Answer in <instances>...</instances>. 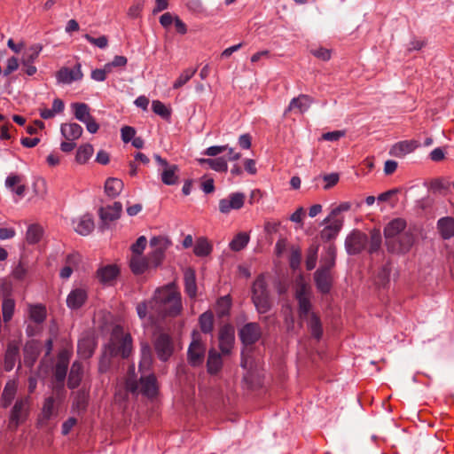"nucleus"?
<instances>
[{
	"mask_svg": "<svg viewBox=\"0 0 454 454\" xmlns=\"http://www.w3.org/2000/svg\"><path fill=\"white\" fill-rule=\"evenodd\" d=\"M406 221L403 218L391 220L384 228L386 246L389 252L405 254L414 244V235L406 231Z\"/></svg>",
	"mask_w": 454,
	"mask_h": 454,
	"instance_id": "1",
	"label": "nucleus"
},
{
	"mask_svg": "<svg viewBox=\"0 0 454 454\" xmlns=\"http://www.w3.org/2000/svg\"><path fill=\"white\" fill-rule=\"evenodd\" d=\"M311 290L310 287L302 280L296 283L294 298L298 303V315L301 320L308 321V327L311 335L319 340L323 334L322 324L319 317L311 312Z\"/></svg>",
	"mask_w": 454,
	"mask_h": 454,
	"instance_id": "2",
	"label": "nucleus"
},
{
	"mask_svg": "<svg viewBox=\"0 0 454 454\" xmlns=\"http://www.w3.org/2000/svg\"><path fill=\"white\" fill-rule=\"evenodd\" d=\"M153 305L155 306L158 318L166 317H176L182 309L181 294L173 285H167L158 288L153 295Z\"/></svg>",
	"mask_w": 454,
	"mask_h": 454,
	"instance_id": "3",
	"label": "nucleus"
},
{
	"mask_svg": "<svg viewBox=\"0 0 454 454\" xmlns=\"http://www.w3.org/2000/svg\"><path fill=\"white\" fill-rule=\"evenodd\" d=\"M382 238L379 230H372L370 233V239L367 235L361 231H352L345 239V248L350 255L360 254L368 246V253L372 254L377 253L381 247Z\"/></svg>",
	"mask_w": 454,
	"mask_h": 454,
	"instance_id": "4",
	"label": "nucleus"
},
{
	"mask_svg": "<svg viewBox=\"0 0 454 454\" xmlns=\"http://www.w3.org/2000/svg\"><path fill=\"white\" fill-rule=\"evenodd\" d=\"M105 347L110 355L128 359L133 353V339L129 333L124 331L123 326L116 325Z\"/></svg>",
	"mask_w": 454,
	"mask_h": 454,
	"instance_id": "5",
	"label": "nucleus"
},
{
	"mask_svg": "<svg viewBox=\"0 0 454 454\" xmlns=\"http://www.w3.org/2000/svg\"><path fill=\"white\" fill-rule=\"evenodd\" d=\"M129 375L125 381L126 390L133 395L141 393L147 397H153L157 394V380L154 374L151 373L147 376H142L139 383L135 378L134 366L129 367Z\"/></svg>",
	"mask_w": 454,
	"mask_h": 454,
	"instance_id": "6",
	"label": "nucleus"
},
{
	"mask_svg": "<svg viewBox=\"0 0 454 454\" xmlns=\"http://www.w3.org/2000/svg\"><path fill=\"white\" fill-rule=\"evenodd\" d=\"M350 205L348 202H344L332 209L330 215L325 220L326 225L320 232L322 240L330 241L338 236L343 226L344 217L342 212L348 211Z\"/></svg>",
	"mask_w": 454,
	"mask_h": 454,
	"instance_id": "7",
	"label": "nucleus"
},
{
	"mask_svg": "<svg viewBox=\"0 0 454 454\" xmlns=\"http://www.w3.org/2000/svg\"><path fill=\"white\" fill-rule=\"evenodd\" d=\"M31 398L29 395L18 398L12 406L8 421V429L15 432L26 422L30 414Z\"/></svg>",
	"mask_w": 454,
	"mask_h": 454,
	"instance_id": "8",
	"label": "nucleus"
},
{
	"mask_svg": "<svg viewBox=\"0 0 454 454\" xmlns=\"http://www.w3.org/2000/svg\"><path fill=\"white\" fill-rule=\"evenodd\" d=\"M150 246L153 249L148 254L147 260L150 266L157 268L161 264L166 250L171 246V241L167 237L157 236L151 239Z\"/></svg>",
	"mask_w": 454,
	"mask_h": 454,
	"instance_id": "9",
	"label": "nucleus"
},
{
	"mask_svg": "<svg viewBox=\"0 0 454 454\" xmlns=\"http://www.w3.org/2000/svg\"><path fill=\"white\" fill-rule=\"evenodd\" d=\"M423 191L424 186L416 184L410 187L393 188L384 192H381L377 197L370 195L367 196L365 199H391L394 196L402 197L403 199H411L421 196Z\"/></svg>",
	"mask_w": 454,
	"mask_h": 454,
	"instance_id": "10",
	"label": "nucleus"
},
{
	"mask_svg": "<svg viewBox=\"0 0 454 454\" xmlns=\"http://www.w3.org/2000/svg\"><path fill=\"white\" fill-rule=\"evenodd\" d=\"M153 347L160 360L166 362L174 352V341L172 337L167 333H160L156 335Z\"/></svg>",
	"mask_w": 454,
	"mask_h": 454,
	"instance_id": "11",
	"label": "nucleus"
},
{
	"mask_svg": "<svg viewBox=\"0 0 454 454\" xmlns=\"http://www.w3.org/2000/svg\"><path fill=\"white\" fill-rule=\"evenodd\" d=\"M122 212V205L119 201H114L113 205L100 207L98 215L100 219L99 229L101 231L108 229L111 223L118 220Z\"/></svg>",
	"mask_w": 454,
	"mask_h": 454,
	"instance_id": "12",
	"label": "nucleus"
},
{
	"mask_svg": "<svg viewBox=\"0 0 454 454\" xmlns=\"http://www.w3.org/2000/svg\"><path fill=\"white\" fill-rule=\"evenodd\" d=\"M262 336V329L258 323H247L239 330V337L245 346L256 343Z\"/></svg>",
	"mask_w": 454,
	"mask_h": 454,
	"instance_id": "13",
	"label": "nucleus"
},
{
	"mask_svg": "<svg viewBox=\"0 0 454 454\" xmlns=\"http://www.w3.org/2000/svg\"><path fill=\"white\" fill-rule=\"evenodd\" d=\"M156 162L163 167L161 171V181L168 185L176 184L177 180L178 167L176 165H169L167 160L161 158L159 154L153 156Z\"/></svg>",
	"mask_w": 454,
	"mask_h": 454,
	"instance_id": "14",
	"label": "nucleus"
},
{
	"mask_svg": "<svg viewBox=\"0 0 454 454\" xmlns=\"http://www.w3.org/2000/svg\"><path fill=\"white\" fill-rule=\"evenodd\" d=\"M314 282L320 294H328L333 287V273L325 272V270L317 269L314 273Z\"/></svg>",
	"mask_w": 454,
	"mask_h": 454,
	"instance_id": "15",
	"label": "nucleus"
},
{
	"mask_svg": "<svg viewBox=\"0 0 454 454\" xmlns=\"http://www.w3.org/2000/svg\"><path fill=\"white\" fill-rule=\"evenodd\" d=\"M81 68L82 66L80 63H76L72 69L68 67H62L57 72L56 78L59 82L66 84H69L74 81H79L83 76Z\"/></svg>",
	"mask_w": 454,
	"mask_h": 454,
	"instance_id": "16",
	"label": "nucleus"
},
{
	"mask_svg": "<svg viewBox=\"0 0 454 454\" xmlns=\"http://www.w3.org/2000/svg\"><path fill=\"white\" fill-rule=\"evenodd\" d=\"M235 340L234 328L231 325H224L219 331V347L223 354H229Z\"/></svg>",
	"mask_w": 454,
	"mask_h": 454,
	"instance_id": "17",
	"label": "nucleus"
},
{
	"mask_svg": "<svg viewBox=\"0 0 454 454\" xmlns=\"http://www.w3.org/2000/svg\"><path fill=\"white\" fill-rule=\"evenodd\" d=\"M428 190L435 197H448L451 195L452 182L443 177L435 178L430 182Z\"/></svg>",
	"mask_w": 454,
	"mask_h": 454,
	"instance_id": "18",
	"label": "nucleus"
},
{
	"mask_svg": "<svg viewBox=\"0 0 454 454\" xmlns=\"http://www.w3.org/2000/svg\"><path fill=\"white\" fill-rule=\"evenodd\" d=\"M88 300V291L84 287L74 288L67 297V305L71 309L82 308Z\"/></svg>",
	"mask_w": 454,
	"mask_h": 454,
	"instance_id": "19",
	"label": "nucleus"
},
{
	"mask_svg": "<svg viewBox=\"0 0 454 454\" xmlns=\"http://www.w3.org/2000/svg\"><path fill=\"white\" fill-rule=\"evenodd\" d=\"M205 356V348L200 340H192L188 348V361L192 366L202 364Z\"/></svg>",
	"mask_w": 454,
	"mask_h": 454,
	"instance_id": "20",
	"label": "nucleus"
},
{
	"mask_svg": "<svg viewBox=\"0 0 454 454\" xmlns=\"http://www.w3.org/2000/svg\"><path fill=\"white\" fill-rule=\"evenodd\" d=\"M418 146L415 140H404L395 143L389 150V154L394 157L402 158L412 153Z\"/></svg>",
	"mask_w": 454,
	"mask_h": 454,
	"instance_id": "21",
	"label": "nucleus"
},
{
	"mask_svg": "<svg viewBox=\"0 0 454 454\" xmlns=\"http://www.w3.org/2000/svg\"><path fill=\"white\" fill-rule=\"evenodd\" d=\"M96 347L95 339L91 336H85L78 341L77 353L82 358L87 359L92 356Z\"/></svg>",
	"mask_w": 454,
	"mask_h": 454,
	"instance_id": "22",
	"label": "nucleus"
},
{
	"mask_svg": "<svg viewBox=\"0 0 454 454\" xmlns=\"http://www.w3.org/2000/svg\"><path fill=\"white\" fill-rule=\"evenodd\" d=\"M74 231L82 236L89 235L95 227L94 220L90 214L83 215L76 221L73 222Z\"/></svg>",
	"mask_w": 454,
	"mask_h": 454,
	"instance_id": "23",
	"label": "nucleus"
},
{
	"mask_svg": "<svg viewBox=\"0 0 454 454\" xmlns=\"http://www.w3.org/2000/svg\"><path fill=\"white\" fill-rule=\"evenodd\" d=\"M120 274V269L115 264L102 266L97 270V277L103 284H110Z\"/></svg>",
	"mask_w": 454,
	"mask_h": 454,
	"instance_id": "24",
	"label": "nucleus"
},
{
	"mask_svg": "<svg viewBox=\"0 0 454 454\" xmlns=\"http://www.w3.org/2000/svg\"><path fill=\"white\" fill-rule=\"evenodd\" d=\"M184 291L186 294L193 299L197 296V283L195 270L192 268H187L184 271Z\"/></svg>",
	"mask_w": 454,
	"mask_h": 454,
	"instance_id": "25",
	"label": "nucleus"
},
{
	"mask_svg": "<svg viewBox=\"0 0 454 454\" xmlns=\"http://www.w3.org/2000/svg\"><path fill=\"white\" fill-rule=\"evenodd\" d=\"M252 301L258 298L266 297L270 295L268 285L266 283L265 275L260 274L254 281L251 288Z\"/></svg>",
	"mask_w": 454,
	"mask_h": 454,
	"instance_id": "26",
	"label": "nucleus"
},
{
	"mask_svg": "<svg viewBox=\"0 0 454 454\" xmlns=\"http://www.w3.org/2000/svg\"><path fill=\"white\" fill-rule=\"evenodd\" d=\"M82 376L83 367L82 363L79 361H74L71 366L70 372L68 375L67 387L70 389L76 388L80 385L82 380Z\"/></svg>",
	"mask_w": 454,
	"mask_h": 454,
	"instance_id": "27",
	"label": "nucleus"
},
{
	"mask_svg": "<svg viewBox=\"0 0 454 454\" xmlns=\"http://www.w3.org/2000/svg\"><path fill=\"white\" fill-rule=\"evenodd\" d=\"M44 234V230L39 223H31L27 226L25 240L28 245L38 244Z\"/></svg>",
	"mask_w": 454,
	"mask_h": 454,
	"instance_id": "28",
	"label": "nucleus"
},
{
	"mask_svg": "<svg viewBox=\"0 0 454 454\" xmlns=\"http://www.w3.org/2000/svg\"><path fill=\"white\" fill-rule=\"evenodd\" d=\"M82 128L75 122L63 123L60 126L62 136L68 141H74L81 137L82 135Z\"/></svg>",
	"mask_w": 454,
	"mask_h": 454,
	"instance_id": "29",
	"label": "nucleus"
},
{
	"mask_svg": "<svg viewBox=\"0 0 454 454\" xmlns=\"http://www.w3.org/2000/svg\"><path fill=\"white\" fill-rule=\"evenodd\" d=\"M20 348L18 344L9 343L4 355V367L6 372H11L19 357Z\"/></svg>",
	"mask_w": 454,
	"mask_h": 454,
	"instance_id": "30",
	"label": "nucleus"
},
{
	"mask_svg": "<svg viewBox=\"0 0 454 454\" xmlns=\"http://www.w3.org/2000/svg\"><path fill=\"white\" fill-rule=\"evenodd\" d=\"M149 266L147 257H144L142 254H132L129 259V268L136 275L143 274Z\"/></svg>",
	"mask_w": 454,
	"mask_h": 454,
	"instance_id": "31",
	"label": "nucleus"
},
{
	"mask_svg": "<svg viewBox=\"0 0 454 454\" xmlns=\"http://www.w3.org/2000/svg\"><path fill=\"white\" fill-rule=\"evenodd\" d=\"M17 383L14 380L6 382L1 395V405L7 408L12 403L17 393Z\"/></svg>",
	"mask_w": 454,
	"mask_h": 454,
	"instance_id": "32",
	"label": "nucleus"
},
{
	"mask_svg": "<svg viewBox=\"0 0 454 454\" xmlns=\"http://www.w3.org/2000/svg\"><path fill=\"white\" fill-rule=\"evenodd\" d=\"M437 228L443 239H450L454 237V218L447 216L439 219Z\"/></svg>",
	"mask_w": 454,
	"mask_h": 454,
	"instance_id": "33",
	"label": "nucleus"
},
{
	"mask_svg": "<svg viewBox=\"0 0 454 454\" xmlns=\"http://www.w3.org/2000/svg\"><path fill=\"white\" fill-rule=\"evenodd\" d=\"M312 103V98L309 95L301 94L297 98H294L286 111H292L294 109H298L299 112L303 113L309 109Z\"/></svg>",
	"mask_w": 454,
	"mask_h": 454,
	"instance_id": "34",
	"label": "nucleus"
},
{
	"mask_svg": "<svg viewBox=\"0 0 454 454\" xmlns=\"http://www.w3.org/2000/svg\"><path fill=\"white\" fill-rule=\"evenodd\" d=\"M22 178L19 175L11 174L5 180V186L17 196H24L26 186L21 184Z\"/></svg>",
	"mask_w": 454,
	"mask_h": 454,
	"instance_id": "35",
	"label": "nucleus"
},
{
	"mask_svg": "<svg viewBox=\"0 0 454 454\" xmlns=\"http://www.w3.org/2000/svg\"><path fill=\"white\" fill-rule=\"evenodd\" d=\"M153 297L149 301L140 302L137 305V312L139 318L144 319L147 316L151 319L158 318L156 316L155 306L153 305Z\"/></svg>",
	"mask_w": 454,
	"mask_h": 454,
	"instance_id": "36",
	"label": "nucleus"
},
{
	"mask_svg": "<svg viewBox=\"0 0 454 454\" xmlns=\"http://www.w3.org/2000/svg\"><path fill=\"white\" fill-rule=\"evenodd\" d=\"M123 189V183L121 179L110 177L106 181L105 192L109 198H115L120 195Z\"/></svg>",
	"mask_w": 454,
	"mask_h": 454,
	"instance_id": "37",
	"label": "nucleus"
},
{
	"mask_svg": "<svg viewBox=\"0 0 454 454\" xmlns=\"http://www.w3.org/2000/svg\"><path fill=\"white\" fill-rule=\"evenodd\" d=\"M28 313L30 319L36 324L43 323L47 316L46 308L43 304H30Z\"/></svg>",
	"mask_w": 454,
	"mask_h": 454,
	"instance_id": "38",
	"label": "nucleus"
},
{
	"mask_svg": "<svg viewBox=\"0 0 454 454\" xmlns=\"http://www.w3.org/2000/svg\"><path fill=\"white\" fill-rule=\"evenodd\" d=\"M223 366L221 355L215 350H210L207 361V372L210 374H216Z\"/></svg>",
	"mask_w": 454,
	"mask_h": 454,
	"instance_id": "39",
	"label": "nucleus"
},
{
	"mask_svg": "<svg viewBox=\"0 0 454 454\" xmlns=\"http://www.w3.org/2000/svg\"><path fill=\"white\" fill-rule=\"evenodd\" d=\"M213 250V246L208 241V239L205 237H200L197 239L193 252L196 256L205 257L211 254Z\"/></svg>",
	"mask_w": 454,
	"mask_h": 454,
	"instance_id": "40",
	"label": "nucleus"
},
{
	"mask_svg": "<svg viewBox=\"0 0 454 454\" xmlns=\"http://www.w3.org/2000/svg\"><path fill=\"white\" fill-rule=\"evenodd\" d=\"M71 107L75 119L82 123L92 116L90 106L85 103L75 102L71 105Z\"/></svg>",
	"mask_w": 454,
	"mask_h": 454,
	"instance_id": "41",
	"label": "nucleus"
},
{
	"mask_svg": "<svg viewBox=\"0 0 454 454\" xmlns=\"http://www.w3.org/2000/svg\"><path fill=\"white\" fill-rule=\"evenodd\" d=\"M39 348L34 343H27L24 348V364L27 367H33L38 356Z\"/></svg>",
	"mask_w": 454,
	"mask_h": 454,
	"instance_id": "42",
	"label": "nucleus"
},
{
	"mask_svg": "<svg viewBox=\"0 0 454 454\" xmlns=\"http://www.w3.org/2000/svg\"><path fill=\"white\" fill-rule=\"evenodd\" d=\"M89 394L85 390H78L74 395L72 408L78 412L84 411L88 405Z\"/></svg>",
	"mask_w": 454,
	"mask_h": 454,
	"instance_id": "43",
	"label": "nucleus"
},
{
	"mask_svg": "<svg viewBox=\"0 0 454 454\" xmlns=\"http://www.w3.org/2000/svg\"><path fill=\"white\" fill-rule=\"evenodd\" d=\"M250 236L247 232L238 233L229 244L231 251L239 252L244 249L249 243Z\"/></svg>",
	"mask_w": 454,
	"mask_h": 454,
	"instance_id": "44",
	"label": "nucleus"
},
{
	"mask_svg": "<svg viewBox=\"0 0 454 454\" xmlns=\"http://www.w3.org/2000/svg\"><path fill=\"white\" fill-rule=\"evenodd\" d=\"M231 298L230 295L220 297L215 305V313L218 317L229 316L231 308Z\"/></svg>",
	"mask_w": 454,
	"mask_h": 454,
	"instance_id": "45",
	"label": "nucleus"
},
{
	"mask_svg": "<svg viewBox=\"0 0 454 454\" xmlns=\"http://www.w3.org/2000/svg\"><path fill=\"white\" fill-rule=\"evenodd\" d=\"M336 249L333 246H330L327 249L326 255L322 259V264L318 270H325V272L333 273L332 270L335 265Z\"/></svg>",
	"mask_w": 454,
	"mask_h": 454,
	"instance_id": "46",
	"label": "nucleus"
},
{
	"mask_svg": "<svg viewBox=\"0 0 454 454\" xmlns=\"http://www.w3.org/2000/svg\"><path fill=\"white\" fill-rule=\"evenodd\" d=\"M15 301L11 297H4L2 301V314L4 323L12 320L15 311Z\"/></svg>",
	"mask_w": 454,
	"mask_h": 454,
	"instance_id": "47",
	"label": "nucleus"
},
{
	"mask_svg": "<svg viewBox=\"0 0 454 454\" xmlns=\"http://www.w3.org/2000/svg\"><path fill=\"white\" fill-rule=\"evenodd\" d=\"M200 330L204 333H210L214 329V316L211 311H206L200 316Z\"/></svg>",
	"mask_w": 454,
	"mask_h": 454,
	"instance_id": "48",
	"label": "nucleus"
},
{
	"mask_svg": "<svg viewBox=\"0 0 454 454\" xmlns=\"http://www.w3.org/2000/svg\"><path fill=\"white\" fill-rule=\"evenodd\" d=\"M200 164H207L212 169L218 172L227 171V160L223 157L215 159H200Z\"/></svg>",
	"mask_w": 454,
	"mask_h": 454,
	"instance_id": "49",
	"label": "nucleus"
},
{
	"mask_svg": "<svg viewBox=\"0 0 454 454\" xmlns=\"http://www.w3.org/2000/svg\"><path fill=\"white\" fill-rule=\"evenodd\" d=\"M93 152L94 149L90 144H84L78 148L75 160L80 164H84L92 156Z\"/></svg>",
	"mask_w": 454,
	"mask_h": 454,
	"instance_id": "50",
	"label": "nucleus"
},
{
	"mask_svg": "<svg viewBox=\"0 0 454 454\" xmlns=\"http://www.w3.org/2000/svg\"><path fill=\"white\" fill-rule=\"evenodd\" d=\"M42 49L43 47L40 44L32 45L26 52H24L21 63H34V61L38 58Z\"/></svg>",
	"mask_w": 454,
	"mask_h": 454,
	"instance_id": "51",
	"label": "nucleus"
},
{
	"mask_svg": "<svg viewBox=\"0 0 454 454\" xmlns=\"http://www.w3.org/2000/svg\"><path fill=\"white\" fill-rule=\"evenodd\" d=\"M73 352L71 348H62L57 356V363L55 365L67 370Z\"/></svg>",
	"mask_w": 454,
	"mask_h": 454,
	"instance_id": "52",
	"label": "nucleus"
},
{
	"mask_svg": "<svg viewBox=\"0 0 454 454\" xmlns=\"http://www.w3.org/2000/svg\"><path fill=\"white\" fill-rule=\"evenodd\" d=\"M244 206V200H220L219 210L223 214H229L232 209L238 210Z\"/></svg>",
	"mask_w": 454,
	"mask_h": 454,
	"instance_id": "53",
	"label": "nucleus"
},
{
	"mask_svg": "<svg viewBox=\"0 0 454 454\" xmlns=\"http://www.w3.org/2000/svg\"><path fill=\"white\" fill-rule=\"evenodd\" d=\"M257 312L265 314L271 309L272 303L270 295L266 297L258 298L252 301Z\"/></svg>",
	"mask_w": 454,
	"mask_h": 454,
	"instance_id": "54",
	"label": "nucleus"
},
{
	"mask_svg": "<svg viewBox=\"0 0 454 454\" xmlns=\"http://www.w3.org/2000/svg\"><path fill=\"white\" fill-rule=\"evenodd\" d=\"M55 399L53 396H49L44 399L42 408V418L44 420H49L54 414Z\"/></svg>",
	"mask_w": 454,
	"mask_h": 454,
	"instance_id": "55",
	"label": "nucleus"
},
{
	"mask_svg": "<svg viewBox=\"0 0 454 454\" xmlns=\"http://www.w3.org/2000/svg\"><path fill=\"white\" fill-rule=\"evenodd\" d=\"M152 108L156 114L160 115L164 120H168L171 116L170 110L168 109L166 106L159 100L153 101Z\"/></svg>",
	"mask_w": 454,
	"mask_h": 454,
	"instance_id": "56",
	"label": "nucleus"
},
{
	"mask_svg": "<svg viewBox=\"0 0 454 454\" xmlns=\"http://www.w3.org/2000/svg\"><path fill=\"white\" fill-rule=\"evenodd\" d=\"M112 357H116V356L110 355V353L106 350V347H105V350H104L103 354L101 355V357H100L99 363H98L99 372L105 373L110 369V366L112 364Z\"/></svg>",
	"mask_w": 454,
	"mask_h": 454,
	"instance_id": "57",
	"label": "nucleus"
},
{
	"mask_svg": "<svg viewBox=\"0 0 454 454\" xmlns=\"http://www.w3.org/2000/svg\"><path fill=\"white\" fill-rule=\"evenodd\" d=\"M196 69H185L173 84L174 89H179L184 86L196 73Z\"/></svg>",
	"mask_w": 454,
	"mask_h": 454,
	"instance_id": "58",
	"label": "nucleus"
},
{
	"mask_svg": "<svg viewBox=\"0 0 454 454\" xmlns=\"http://www.w3.org/2000/svg\"><path fill=\"white\" fill-rule=\"evenodd\" d=\"M67 370L60 366L54 367V379L56 381V388L63 389L64 382L67 377Z\"/></svg>",
	"mask_w": 454,
	"mask_h": 454,
	"instance_id": "59",
	"label": "nucleus"
},
{
	"mask_svg": "<svg viewBox=\"0 0 454 454\" xmlns=\"http://www.w3.org/2000/svg\"><path fill=\"white\" fill-rule=\"evenodd\" d=\"M83 37L91 44L100 48L105 49L108 44V39L106 35H101L98 38L91 36L89 34H85Z\"/></svg>",
	"mask_w": 454,
	"mask_h": 454,
	"instance_id": "60",
	"label": "nucleus"
},
{
	"mask_svg": "<svg viewBox=\"0 0 454 454\" xmlns=\"http://www.w3.org/2000/svg\"><path fill=\"white\" fill-rule=\"evenodd\" d=\"M147 239L145 236H140L137 241L131 246L130 249L133 254H143L146 247Z\"/></svg>",
	"mask_w": 454,
	"mask_h": 454,
	"instance_id": "61",
	"label": "nucleus"
},
{
	"mask_svg": "<svg viewBox=\"0 0 454 454\" xmlns=\"http://www.w3.org/2000/svg\"><path fill=\"white\" fill-rule=\"evenodd\" d=\"M301 261V253L299 248H294L292 250L289 259L290 267L293 270H297L300 267Z\"/></svg>",
	"mask_w": 454,
	"mask_h": 454,
	"instance_id": "62",
	"label": "nucleus"
},
{
	"mask_svg": "<svg viewBox=\"0 0 454 454\" xmlns=\"http://www.w3.org/2000/svg\"><path fill=\"white\" fill-rule=\"evenodd\" d=\"M317 260V248H310L306 257V268L311 270L316 267Z\"/></svg>",
	"mask_w": 454,
	"mask_h": 454,
	"instance_id": "63",
	"label": "nucleus"
},
{
	"mask_svg": "<svg viewBox=\"0 0 454 454\" xmlns=\"http://www.w3.org/2000/svg\"><path fill=\"white\" fill-rule=\"evenodd\" d=\"M340 179V176L338 173H331L325 175L323 176V182H324V189L327 190L335 185Z\"/></svg>",
	"mask_w": 454,
	"mask_h": 454,
	"instance_id": "64",
	"label": "nucleus"
}]
</instances>
